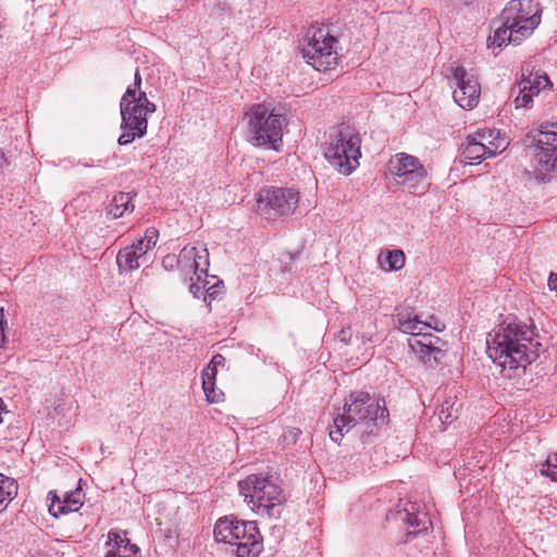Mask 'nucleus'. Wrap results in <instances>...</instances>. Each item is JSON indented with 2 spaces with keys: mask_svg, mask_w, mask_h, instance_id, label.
<instances>
[{
  "mask_svg": "<svg viewBox=\"0 0 557 557\" xmlns=\"http://www.w3.org/2000/svg\"><path fill=\"white\" fill-rule=\"evenodd\" d=\"M534 335V330L525 323L499 324L487 334V356L503 370L525 368L540 355L541 344Z\"/></svg>",
  "mask_w": 557,
  "mask_h": 557,
  "instance_id": "f257e3e1",
  "label": "nucleus"
},
{
  "mask_svg": "<svg viewBox=\"0 0 557 557\" xmlns=\"http://www.w3.org/2000/svg\"><path fill=\"white\" fill-rule=\"evenodd\" d=\"M388 411L385 401L371 397L368 393H351L343 406V412L333 418L330 437L339 443L345 434L354 432L362 443L371 442L381 425L386 424Z\"/></svg>",
  "mask_w": 557,
  "mask_h": 557,
  "instance_id": "f03ea898",
  "label": "nucleus"
},
{
  "mask_svg": "<svg viewBox=\"0 0 557 557\" xmlns=\"http://www.w3.org/2000/svg\"><path fill=\"white\" fill-rule=\"evenodd\" d=\"M498 26L487 38L488 48H498L508 44L518 45L528 38L541 23V9L534 0H511L503 10Z\"/></svg>",
  "mask_w": 557,
  "mask_h": 557,
  "instance_id": "7ed1b4c3",
  "label": "nucleus"
},
{
  "mask_svg": "<svg viewBox=\"0 0 557 557\" xmlns=\"http://www.w3.org/2000/svg\"><path fill=\"white\" fill-rule=\"evenodd\" d=\"M156 110L157 106L148 100L146 91L141 89V75L136 69L134 82L127 86L120 101L123 133L117 139L119 145H128L135 138L144 137L148 127L147 115Z\"/></svg>",
  "mask_w": 557,
  "mask_h": 557,
  "instance_id": "20e7f679",
  "label": "nucleus"
},
{
  "mask_svg": "<svg viewBox=\"0 0 557 557\" xmlns=\"http://www.w3.org/2000/svg\"><path fill=\"white\" fill-rule=\"evenodd\" d=\"M238 490L244 502L257 516L280 518L286 497L273 475L249 474L238 482Z\"/></svg>",
  "mask_w": 557,
  "mask_h": 557,
  "instance_id": "39448f33",
  "label": "nucleus"
},
{
  "mask_svg": "<svg viewBox=\"0 0 557 557\" xmlns=\"http://www.w3.org/2000/svg\"><path fill=\"white\" fill-rule=\"evenodd\" d=\"M527 137L536 151L525 174L530 181L546 182L550 174L557 173V122L541 123Z\"/></svg>",
  "mask_w": 557,
  "mask_h": 557,
  "instance_id": "423d86ee",
  "label": "nucleus"
},
{
  "mask_svg": "<svg viewBox=\"0 0 557 557\" xmlns=\"http://www.w3.org/2000/svg\"><path fill=\"white\" fill-rule=\"evenodd\" d=\"M244 119L247 122L248 141L255 147H263L278 151L283 144V127L286 121L282 114L263 103L251 106Z\"/></svg>",
  "mask_w": 557,
  "mask_h": 557,
  "instance_id": "0eeeda50",
  "label": "nucleus"
},
{
  "mask_svg": "<svg viewBox=\"0 0 557 557\" xmlns=\"http://www.w3.org/2000/svg\"><path fill=\"white\" fill-rule=\"evenodd\" d=\"M214 539L235 545L236 557H258L263 549L256 521H243L234 516L220 518L214 525Z\"/></svg>",
  "mask_w": 557,
  "mask_h": 557,
  "instance_id": "6e6552de",
  "label": "nucleus"
},
{
  "mask_svg": "<svg viewBox=\"0 0 557 557\" xmlns=\"http://www.w3.org/2000/svg\"><path fill=\"white\" fill-rule=\"evenodd\" d=\"M361 138L349 125H341L330 134L324 156L343 174H350L359 164Z\"/></svg>",
  "mask_w": 557,
  "mask_h": 557,
  "instance_id": "1a4fd4ad",
  "label": "nucleus"
},
{
  "mask_svg": "<svg viewBox=\"0 0 557 557\" xmlns=\"http://www.w3.org/2000/svg\"><path fill=\"white\" fill-rule=\"evenodd\" d=\"M336 46L337 40L327 28L311 27L302 40V57L313 69L324 72L337 63Z\"/></svg>",
  "mask_w": 557,
  "mask_h": 557,
  "instance_id": "9d476101",
  "label": "nucleus"
},
{
  "mask_svg": "<svg viewBox=\"0 0 557 557\" xmlns=\"http://www.w3.org/2000/svg\"><path fill=\"white\" fill-rule=\"evenodd\" d=\"M397 322L401 332L412 335L409 339L411 350L424 364L434 367L437 363L436 355L440 352L436 346L440 338L424 332L431 329L430 324L420 320L412 312H399L397 314Z\"/></svg>",
  "mask_w": 557,
  "mask_h": 557,
  "instance_id": "9b49d317",
  "label": "nucleus"
},
{
  "mask_svg": "<svg viewBox=\"0 0 557 557\" xmlns=\"http://www.w3.org/2000/svg\"><path fill=\"white\" fill-rule=\"evenodd\" d=\"M299 199V193L290 187L262 188L257 195V212L265 220L275 221L294 214Z\"/></svg>",
  "mask_w": 557,
  "mask_h": 557,
  "instance_id": "f8f14e48",
  "label": "nucleus"
},
{
  "mask_svg": "<svg viewBox=\"0 0 557 557\" xmlns=\"http://www.w3.org/2000/svg\"><path fill=\"white\" fill-rule=\"evenodd\" d=\"M388 171L397 185L409 193H417L425 188L428 171L420 160L411 154L396 153L388 163Z\"/></svg>",
  "mask_w": 557,
  "mask_h": 557,
  "instance_id": "ddd939ff",
  "label": "nucleus"
},
{
  "mask_svg": "<svg viewBox=\"0 0 557 557\" xmlns=\"http://www.w3.org/2000/svg\"><path fill=\"white\" fill-rule=\"evenodd\" d=\"M456 88L453 92L455 102L462 109H473L480 98L481 87L475 74L457 66L453 72Z\"/></svg>",
  "mask_w": 557,
  "mask_h": 557,
  "instance_id": "4468645a",
  "label": "nucleus"
},
{
  "mask_svg": "<svg viewBox=\"0 0 557 557\" xmlns=\"http://www.w3.org/2000/svg\"><path fill=\"white\" fill-rule=\"evenodd\" d=\"M209 264V252L205 245L185 246L178 253V271L185 280L191 281L193 275L201 280V275H207Z\"/></svg>",
  "mask_w": 557,
  "mask_h": 557,
  "instance_id": "2eb2a0df",
  "label": "nucleus"
},
{
  "mask_svg": "<svg viewBox=\"0 0 557 557\" xmlns=\"http://www.w3.org/2000/svg\"><path fill=\"white\" fill-rule=\"evenodd\" d=\"M84 497L85 495L81 487L65 493L62 499L57 495L55 492L50 491L47 497V499L50 502L49 512L57 518L60 515L78 511L84 504Z\"/></svg>",
  "mask_w": 557,
  "mask_h": 557,
  "instance_id": "dca6fc26",
  "label": "nucleus"
},
{
  "mask_svg": "<svg viewBox=\"0 0 557 557\" xmlns=\"http://www.w3.org/2000/svg\"><path fill=\"white\" fill-rule=\"evenodd\" d=\"M104 557H139V549L120 531L111 530L106 542Z\"/></svg>",
  "mask_w": 557,
  "mask_h": 557,
  "instance_id": "f3484780",
  "label": "nucleus"
},
{
  "mask_svg": "<svg viewBox=\"0 0 557 557\" xmlns=\"http://www.w3.org/2000/svg\"><path fill=\"white\" fill-rule=\"evenodd\" d=\"M497 154V146L488 147L484 146L482 143H478L476 140H471V136L467 137V143L462 148L461 156L463 159L472 164L480 163L482 160L495 157Z\"/></svg>",
  "mask_w": 557,
  "mask_h": 557,
  "instance_id": "a211bd4d",
  "label": "nucleus"
},
{
  "mask_svg": "<svg viewBox=\"0 0 557 557\" xmlns=\"http://www.w3.org/2000/svg\"><path fill=\"white\" fill-rule=\"evenodd\" d=\"M471 140H476L478 143L484 144V146L496 147L497 146V154L503 152L508 145V141L505 137H502L499 132L491 128H483L476 131L474 134H471Z\"/></svg>",
  "mask_w": 557,
  "mask_h": 557,
  "instance_id": "6ab92c4d",
  "label": "nucleus"
},
{
  "mask_svg": "<svg viewBox=\"0 0 557 557\" xmlns=\"http://www.w3.org/2000/svg\"><path fill=\"white\" fill-rule=\"evenodd\" d=\"M133 197L129 193H119L108 206V214L113 219L121 218L126 212H132L135 208Z\"/></svg>",
  "mask_w": 557,
  "mask_h": 557,
  "instance_id": "aec40b11",
  "label": "nucleus"
},
{
  "mask_svg": "<svg viewBox=\"0 0 557 557\" xmlns=\"http://www.w3.org/2000/svg\"><path fill=\"white\" fill-rule=\"evenodd\" d=\"M140 259H143L141 256L131 245L119 251L116 263L120 271H134L140 267Z\"/></svg>",
  "mask_w": 557,
  "mask_h": 557,
  "instance_id": "412c9836",
  "label": "nucleus"
},
{
  "mask_svg": "<svg viewBox=\"0 0 557 557\" xmlns=\"http://www.w3.org/2000/svg\"><path fill=\"white\" fill-rule=\"evenodd\" d=\"M16 494L17 484L15 480L0 473V512L5 510Z\"/></svg>",
  "mask_w": 557,
  "mask_h": 557,
  "instance_id": "4be33fe9",
  "label": "nucleus"
},
{
  "mask_svg": "<svg viewBox=\"0 0 557 557\" xmlns=\"http://www.w3.org/2000/svg\"><path fill=\"white\" fill-rule=\"evenodd\" d=\"M405 253L399 249L388 250L379 256V262L384 271H397L405 265Z\"/></svg>",
  "mask_w": 557,
  "mask_h": 557,
  "instance_id": "5701e85b",
  "label": "nucleus"
},
{
  "mask_svg": "<svg viewBox=\"0 0 557 557\" xmlns=\"http://www.w3.org/2000/svg\"><path fill=\"white\" fill-rule=\"evenodd\" d=\"M403 520L407 523L408 527L417 529V532L428 529V524H430V520L428 519L425 513H413L409 512L408 509H405V516Z\"/></svg>",
  "mask_w": 557,
  "mask_h": 557,
  "instance_id": "b1692460",
  "label": "nucleus"
},
{
  "mask_svg": "<svg viewBox=\"0 0 557 557\" xmlns=\"http://www.w3.org/2000/svg\"><path fill=\"white\" fill-rule=\"evenodd\" d=\"M202 389L209 403L218 404L223 400L224 394L215 387V381H202Z\"/></svg>",
  "mask_w": 557,
  "mask_h": 557,
  "instance_id": "393cba45",
  "label": "nucleus"
},
{
  "mask_svg": "<svg viewBox=\"0 0 557 557\" xmlns=\"http://www.w3.org/2000/svg\"><path fill=\"white\" fill-rule=\"evenodd\" d=\"M459 407L455 408V404H450L446 400L441 405L438 410V419L444 423L448 424L458 417Z\"/></svg>",
  "mask_w": 557,
  "mask_h": 557,
  "instance_id": "a878e982",
  "label": "nucleus"
},
{
  "mask_svg": "<svg viewBox=\"0 0 557 557\" xmlns=\"http://www.w3.org/2000/svg\"><path fill=\"white\" fill-rule=\"evenodd\" d=\"M540 473L557 481V453L549 455L545 462L541 465Z\"/></svg>",
  "mask_w": 557,
  "mask_h": 557,
  "instance_id": "bb28decb",
  "label": "nucleus"
},
{
  "mask_svg": "<svg viewBox=\"0 0 557 557\" xmlns=\"http://www.w3.org/2000/svg\"><path fill=\"white\" fill-rule=\"evenodd\" d=\"M158 237V231L154 227H149L146 230L144 237L140 238L139 242L146 246V249H152L157 245Z\"/></svg>",
  "mask_w": 557,
  "mask_h": 557,
  "instance_id": "cd10ccee",
  "label": "nucleus"
},
{
  "mask_svg": "<svg viewBox=\"0 0 557 557\" xmlns=\"http://www.w3.org/2000/svg\"><path fill=\"white\" fill-rule=\"evenodd\" d=\"M513 102L516 109L529 108L533 102V97L527 90L521 92V89H519Z\"/></svg>",
  "mask_w": 557,
  "mask_h": 557,
  "instance_id": "c85d7f7f",
  "label": "nucleus"
},
{
  "mask_svg": "<svg viewBox=\"0 0 557 557\" xmlns=\"http://www.w3.org/2000/svg\"><path fill=\"white\" fill-rule=\"evenodd\" d=\"M518 89H521V92L527 90L532 97L539 95L541 91L535 85L531 84V76L522 78L518 83Z\"/></svg>",
  "mask_w": 557,
  "mask_h": 557,
  "instance_id": "c756f323",
  "label": "nucleus"
},
{
  "mask_svg": "<svg viewBox=\"0 0 557 557\" xmlns=\"http://www.w3.org/2000/svg\"><path fill=\"white\" fill-rule=\"evenodd\" d=\"M162 267L168 271L174 270L175 268L178 269V256L171 253L164 256L162 259Z\"/></svg>",
  "mask_w": 557,
  "mask_h": 557,
  "instance_id": "7c9ffc66",
  "label": "nucleus"
},
{
  "mask_svg": "<svg viewBox=\"0 0 557 557\" xmlns=\"http://www.w3.org/2000/svg\"><path fill=\"white\" fill-rule=\"evenodd\" d=\"M531 76V84L535 85L537 89H544L547 87L550 83L547 75H535Z\"/></svg>",
  "mask_w": 557,
  "mask_h": 557,
  "instance_id": "2f4dec72",
  "label": "nucleus"
},
{
  "mask_svg": "<svg viewBox=\"0 0 557 557\" xmlns=\"http://www.w3.org/2000/svg\"><path fill=\"white\" fill-rule=\"evenodd\" d=\"M218 369L208 364L202 371V381H215Z\"/></svg>",
  "mask_w": 557,
  "mask_h": 557,
  "instance_id": "473e14b6",
  "label": "nucleus"
},
{
  "mask_svg": "<svg viewBox=\"0 0 557 557\" xmlns=\"http://www.w3.org/2000/svg\"><path fill=\"white\" fill-rule=\"evenodd\" d=\"M374 335H375V332L372 329H370V330L363 332L360 336H357V338L361 341V344L363 346H367L369 344L374 343V339H373Z\"/></svg>",
  "mask_w": 557,
  "mask_h": 557,
  "instance_id": "72a5a7b5",
  "label": "nucleus"
},
{
  "mask_svg": "<svg viewBox=\"0 0 557 557\" xmlns=\"http://www.w3.org/2000/svg\"><path fill=\"white\" fill-rule=\"evenodd\" d=\"M221 287L222 286V282H219L210 287H208L206 289V295L212 299H214L219 294H221Z\"/></svg>",
  "mask_w": 557,
  "mask_h": 557,
  "instance_id": "f704fd0d",
  "label": "nucleus"
},
{
  "mask_svg": "<svg viewBox=\"0 0 557 557\" xmlns=\"http://www.w3.org/2000/svg\"><path fill=\"white\" fill-rule=\"evenodd\" d=\"M208 364L218 369V367H223L225 364V358L221 354H215Z\"/></svg>",
  "mask_w": 557,
  "mask_h": 557,
  "instance_id": "c9c22d12",
  "label": "nucleus"
},
{
  "mask_svg": "<svg viewBox=\"0 0 557 557\" xmlns=\"http://www.w3.org/2000/svg\"><path fill=\"white\" fill-rule=\"evenodd\" d=\"M132 246L136 248L137 253H139L141 258H144L145 255L150 250L146 249V246H144L143 243H140L139 240L136 244H133Z\"/></svg>",
  "mask_w": 557,
  "mask_h": 557,
  "instance_id": "e433bc0d",
  "label": "nucleus"
},
{
  "mask_svg": "<svg viewBox=\"0 0 557 557\" xmlns=\"http://www.w3.org/2000/svg\"><path fill=\"white\" fill-rule=\"evenodd\" d=\"M10 164L4 152L0 150V172Z\"/></svg>",
  "mask_w": 557,
  "mask_h": 557,
  "instance_id": "4c0bfd02",
  "label": "nucleus"
},
{
  "mask_svg": "<svg viewBox=\"0 0 557 557\" xmlns=\"http://www.w3.org/2000/svg\"><path fill=\"white\" fill-rule=\"evenodd\" d=\"M201 287L195 283L190 284L189 292L195 296L198 297V294L200 293Z\"/></svg>",
  "mask_w": 557,
  "mask_h": 557,
  "instance_id": "58836bf2",
  "label": "nucleus"
},
{
  "mask_svg": "<svg viewBox=\"0 0 557 557\" xmlns=\"http://www.w3.org/2000/svg\"><path fill=\"white\" fill-rule=\"evenodd\" d=\"M4 338L3 335V310H0V342Z\"/></svg>",
  "mask_w": 557,
  "mask_h": 557,
  "instance_id": "ea45409f",
  "label": "nucleus"
},
{
  "mask_svg": "<svg viewBox=\"0 0 557 557\" xmlns=\"http://www.w3.org/2000/svg\"><path fill=\"white\" fill-rule=\"evenodd\" d=\"M339 337H341V339H342V341H344V342H349V341H350V336H349V337L347 336V331H345V330H342V331H341V333H339Z\"/></svg>",
  "mask_w": 557,
  "mask_h": 557,
  "instance_id": "a19ab883",
  "label": "nucleus"
},
{
  "mask_svg": "<svg viewBox=\"0 0 557 557\" xmlns=\"http://www.w3.org/2000/svg\"><path fill=\"white\" fill-rule=\"evenodd\" d=\"M4 403L2 398H0V423L2 422V413L4 412Z\"/></svg>",
  "mask_w": 557,
  "mask_h": 557,
  "instance_id": "79ce46f5",
  "label": "nucleus"
}]
</instances>
